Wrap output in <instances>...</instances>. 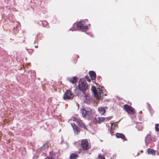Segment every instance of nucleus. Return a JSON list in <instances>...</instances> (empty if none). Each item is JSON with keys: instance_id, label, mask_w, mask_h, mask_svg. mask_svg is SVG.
Masks as SVG:
<instances>
[{"instance_id": "1", "label": "nucleus", "mask_w": 159, "mask_h": 159, "mask_svg": "<svg viewBox=\"0 0 159 159\" xmlns=\"http://www.w3.org/2000/svg\"><path fill=\"white\" fill-rule=\"evenodd\" d=\"M88 85L86 83V81H84V80L83 79H81L80 80L78 88L79 89L83 91V92L84 94V96L86 100L89 99V95L88 93H85L84 91L86 90L88 88Z\"/></svg>"}, {"instance_id": "2", "label": "nucleus", "mask_w": 159, "mask_h": 159, "mask_svg": "<svg viewBox=\"0 0 159 159\" xmlns=\"http://www.w3.org/2000/svg\"><path fill=\"white\" fill-rule=\"evenodd\" d=\"M81 112L83 117H88L92 113V110L90 108L87 107L81 109Z\"/></svg>"}, {"instance_id": "3", "label": "nucleus", "mask_w": 159, "mask_h": 159, "mask_svg": "<svg viewBox=\"0 0 159 159\" xmlns=\"http://www.w3.org/2000/svg\"><path fill=\"white\" fill-rule=\"evenodd\" d=\"M74 97V94L70 90H67L64 93L63 98L65 100H71Z\"/></svg>"}, {"instance_id": "4", "label": "nucleus", "mask_w": 159, "mask_h": 159, "mask_svg": "<svg viewBox=\"0 0 159 159\" xmlns=\"http://www.w3.org/2000/svg\"><path fill=\"white\" fill-rule=\"evenodd\" d=\"M123 108L130 115H134L135 113L134 109L127 104L124 105Z\"/></svg>"}, {"instance_id": "5", "label": "nucleus", "mask_w": 159, "mask_h": 159, "mask_svg": "<svg viewBox=\"0 0 159 159\" xmlns=\"http://www.w3.org/2000/svg\"><path fill=\"white\" fill-rule=\"evenodd\" d=\"M81 146L83 150H87L90 148L88 140L86 139L82 140Z\"/></svg>"}, {"instance_id": "6", "label": "nucleus", "mask_w": 159, "mask_h": 159, "mask_svg": "<svg viewBox=\"0 0 159 159\" xmlns=\"http://www.w3.org/2000/svg\"><path fill=\"white\" fill-rule=\"evenodd\" d=\"M77 27L78 29L84 31L87 30L89 29L88 26L84 25V22L83 21H80L77 24Z\"/></svg>"}, {"instance_id": "7", "label": "nucleus", "mask_w": 159, "mask_h": 159, "mask_svg": "<svg viewBox=\"0 0 159 159\" xmlns=\"http://www.w3.org/2000/svg\"><path fill=\"white\" fill-rule=\"evenodd\" d=\"M94 96L95 97L97 98L98 99H101V97L102 96V90L98 88L97 89V92L94 94Z\"/></svg>"}, {"instance_id": "8", "label": "nucleus", "mask_w": 159, "mask_h": 159, "mask_svg": "<svg viewBox=\"0 0 159 159\" xmlns=\"http://www.w3.org/2000/svg\"><path fill=\"white\" fill-rule=\"evenodd\" d=\"M74 121H76V123L80 127L84 128H86V125L83 123L81 120L78 118H75Z\"/></svg>"}, {"instance_id": "9", "label": "nucleus", "mask_w": 159, "mask_h": 159, "mask_svg": "<svg viewBox=\"0 0 159 159\" xmlns=\"http://www.w3.org/2000/svg\"><path fill=\"white\" fill-rule=\"evenodd\" d=\"M116 136L117 138H120L124 141H127V140L125 135L122 134L116 133Z\"/></svg>"}, {"instance_id": "10", "label": "nucleus", "mask_w": 159, "mask_h": 159, "mask_svg": "<svg viewBox=\"0 0 159 159\" xmlns=\"http://www.w3.org/2000/svg\"><path fill=\"white\" fill-rule=\"evenodd\" d=\"M71 126H72L75 133L76 134H78V133L80 132V130L78 129V127L74 123L71 124Z\"/></svg>"}, {"instance_id": "11", "label": "nucleus", "mask_w": 159, "mask_h": 159, "mask_svg": "<svg viewBox=\"0 0 159 159\" xmlns=\"http://www.w3.org/2000/svg\"><path fill=\"white\" fill-rule=\"evenodd\" d=\"M89 73L92 80H94L96 79V75L94 72L93 71H90L89 72Z\"/></svg>"}, {"instance_id": "12", "label": "nucleus", "mask_w": 159, "mask_h": 159, "mask_svg": "<svg viewBox=\"0 0 159 159\" xmlns=\"http://www.w3.org/2000/svg\"><path fill=\"white\" fill-rule=\"evenodd\" d=\"M68 80L70 83L73 84H75L77 82V78L75 77H70L68 78Z\"/></svg>"}, {"instance_id": "13", "label": "nucleus", "mask_w": 159, "mask_h": 159, "mask_svg": "<svg viewBox=\"0 0 159 159\" xmlns=\"http://www.w3.org/2000/svg\"><path fill=\"white\" fill-rule=\"evenodd\" d=\"M105 119V117H99L95 118V122L98 123H100L103 122Z\"/></svg>"}, {"instance_id": "14", "label": "nucleus", "mask_w": 159, "mask_h": 159, "mask_svg": "<svg viewBox=\"0 0 159 159\" xmlns=\"http://www.w3.org/2000/svg\"><path fill=\"white\" fill-rule=\"evenodd\" d=\"M79 157V156L76 154L71 153L70 156V159H76Z\"/></svg>"}, {"instance_id": "15", "label": "nucleus", "mask_w": 159, "mask_h": 159, "mask_svg": "<svg viewBox=\"0 0 159 159\" xmlns=\"http://www.w3.org/2000/svg\"><path fill=\"white\" fill-rule=\"evenodd\" d=\"M98 110L99 112L102 115L103 114L106 112L105 109L102 107L98 108Z\"/></svg>"}, {"instance_id": "16", "label": "nucleus", "mask_w": 159, "mask_h": 159, "mask_svg": "<svg viewBox=\"0 0 159 159\" xmlns=\"http://www.w3.org/2000/svg\"><path fill=\"white\" fill-rule=\"evenodd\" d=\"M148 152L149 154H152L153 155L155 154L156 151L151 148H148Z\"/></svg>"}, {"instance_id": "17", "label": "nucleus", "mask_w": 159, "mask_h": 159, "mask_svg": "<svg viewBox=\"0 0 159 159\" xmlns=\"http://www.w3.org/2000/svg\"><path fill=\"white\" fill-rule=\"evenodd\" d=\"M146 140L149 142L151 141H154L152 139V137L150 135L147 136L146 138Z\"/></svg>"}, {"instance_id": "18", "label": "nucleus", "mask_w": 159, "mask_h": 159, "mask_svg": "<svg viewBox=\"0 0 159 159\" xmlns=\"http://www.w3.org/2000/svg\"><path fill=\"white\" fill-rule=\"evenodd\" d=\"M91 89L94 94L97 92V89H96L95 87L94 86H92Z\"/></svg>"}, {"instance_id": "19", "label": "nucleus", "mask_w": 159, "mask_h": 159, "mask_svg": "<svg viewBox=\"0 0 159 159\" xmlns=\"http://www.w3.org/2000/svg\"><path fill=\"white\" fill-rule=\"evenodd\" d=\"M48 147V143L44 144L43 146L41 147L42 150H44L47 148Z\"/></svg>"}, {"instance_id": "20", "label": "nucleus", "mask_w": 159, "mask_h": 159, "mask_svg": "<svg viewBox=\"0 0 159 159\" xmlns=\"http://www.w3.org/2000/svg\"><path fill=\"white\" fill-rule=\"evenodd\" d=\"M155 128L156 131L159 132V124L156 125Z\"/></svg>"}, {"instance_id": "21", "label": "nucleus", "mask_w": 159, "mask_h": 159, "mask_svg": "<svg viewBox=\"0 0 159 159\" xmlns=\"http://www.w3.org/2000/svg\"><path fill=\"white\" fill-rule=\"evenodd\" d=\"M85 78L87 80V81L89 82H90L91 81V80L89 78V77L88 75H86L85 76Z\"/></svg>"}, {"instance_id": "22", "label": "nucleus", "mask_w": 159, "mask_h": 159, "mask_svg": "<svg viewBox=\"0 0 159 159\" xmlns=\"http://www.w3.org/2000/svg\"><path fill=\"white\" fill-rule=\"evenodd\" d=\"M98 158L99 159H105L103 157L100 155H99Z\"/></svg>"}, {"instance_id": "23", "label": "nucleus", "mask_w": 159, "mask_h": 159, "mask_svg": "<svg viewBox=\"0 0 159 159\" xmlns=\"http://www.w3.org/2000/svg\"><path fill=\"white\" fill-rule=\"evenodd\" d=\"M44 159H55V158L54 157H48Z\"/></svg>"}, {"instance_id": "24", "label": "nucleus", "mask_w": 159, "mask_h": 159, "mask_svg": "<svg viewBox=\"0 0 159 159\" xmlns=\"http://www.w3.org/2000/svg\"><path fill=\"white\" fill-rule=\"evenodd\" d=\"M115 127V125H114L113 124H112L111 125V128L112 129L113 128H114Z\"/></svg>"}, {"instance_id": "25", "label": "nucleus", "mask_w": 159, "mask_h": 159, "mask_svg": "<svg viewBox=\"0 0 159 159\" xmlns=\"http://www.w3.org/2000/svg\"><path fill=\"white\" fill-rule=\"evenodd\" d=\"M38 45H36V46H35V47L36 48H38Z\"/></svg>"}, {"instance_id": "26", "label": "nucleus", "mask_w": 159, "mask_h": 159, "mask_svg": "<svg viewBox=\"0 0 159 159\" xmlns=\"http://www.w3.org/2000/svg\"><path fill=\"white\" fill-rule=\"evenodd\" d=\"M106 119H108V120H110V118H107H107H106Z\"/></svg>"}]
</instances>
